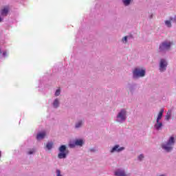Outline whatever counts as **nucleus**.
<instances>
[{
	"label": "nucleus",
	"mask_w": 176,
	"mask_h": 176,
	"mask_svg": "<svg viewBox=\"0 0 176 176\" xmlns=\"http://www.w3.org/2000/svg\"><path fill=\"white\" fill-rule=\"evenodd\" d=\"M175 144V138L171 136L166 144L162 145L163 149L166 150V152H170L173 151V145Z\"/></svg>",
	"instance_id": "obj_1"
},
{
	"label": "nucleus",
	"mask_w": 176,
	"mask_h": 176,
	"mask_svg": "<svg viewBox=\"0 0 176 176\" xmlns=\"http://www.w3.org/2000/svg\"><path fill=\"white\" fill-rule=\"evenodd\" d=\"M145 76V69L136 68L133 71V78H142Z\"/></svg>",
	"instance_id": "obj_2"
},
{
	"label": "nucleus",
	"mask_w": 176,
	"mask_h": 176,
	"mask_svg": "<svg viewBox=\"0 0 176 176\" xmlns=\"http://www.w3.org/2000/svg\"><path fill=\"white\" fill-rule=\"evenodd\" d=\"M173 45L171 42L165 41L162 43L160 46V52H164V50H168L170 46Z\"/></svg>",
	"instance_id": "obj_3"
},
{
	"label": "nucleus",
	"mask_w": 176,
	"mask_h": 176,
	"mask_svg": "<svg viewBox=\"0 0 176 176\" xmlns=\"http://www.w3.org/2000/svg\"><path fill=\"white\" fill-rule=\"evenodd\" d=\"M167 67V62L164 59H161L160 63V71L163 72V71H166V68Z\"/></svg>",
	"instance_id": "obj_4"
},
{
	"label": "nucleus",
	"mask_w": 176,
	"mask_h": 176,
	"mask_svg": "<svg viewBox=\"0 0 176 176\" xmlns=\"http://www.w3.org/2000/svg\"><path fill=\"white\" fill-rule=\"evenodd\" d=\"M75 145L77 146H82L83 145V140H76L74 144H70V148H74Z\"/></svg>",
	"instance_id": "obj_5"
},
{
	"label": "nucleus",
	"mask_w": 176,
	"mask_h": 176,
	"mask_svg": "<svg viewBox=\"0 0 176 176\" xmlns=\"http://www.w3.org/2000/svg\"><path fill=\"white\" fill-rule=\"evenodd\" d=\"M117 118H119L121 120H126V111L122 110L117 116Z\"/></svg>",
	"instance_id": "obj_6"
},
{
	"label": "nucleus",
	"mask_w": 176,
	"mask_h": 176,
	"mask_svg": "<svg viewBox=\"0 0 176 176\" xmlns=\"http://www.w3.org/2000/svg\"><path fill=\"white\" fill-rule=\"evenodd\" d=\"M45 137H46V132H41L37 134L36 140H43V138H45Z\"/></svg>",
	"instance_id": "obj_7"
},
{
	"label": "nucleus",
	"mask_w": 176,
	"mask_h": 176,
	"mask_svg": "<svg viewBox=\"0 0 176 176\" xmlns=\"http://www.w3.org/2000/svg\"><path fill=\"white\" fill-rule=\"evenodd\" d=\"M8 12H9V7H4L3 9L1 10V16H8Z\"/></svg>",
	"instance_id": "obj_8"
},
{
	"label": "nucleus",
	"mask_w": 176,
	"mask_h": 176,
	"mask_svg": "<svg viewBox=\"0 0 176 176\" xmlns=\"http://www.w3.org/2000/svg\"><path fill=\"white\" fill-rule=\"evenodd\" d=\"M124 149V147L119 148V145H116L111 150V152H120Z\"/></svg>",
	"instance_id": "obj_9"
},
{
	"label": "nucleus",
	"mask_w": 176,
	"mask_h": 176,
	"mask_svg": "<svg viewBox=\"0 0 176 176\" xmlns=\"http://www.w3.org/2000/svg\"><path fill=\"white\" fill-rule=\"evenodd\" d=\"M163 126V123L159 122V120H157V123L154 125L155 129H156V130H160V129H162V127Z\"/></svg>",
	"instance_id": "obj_10"
},
{
	"label": "nucleus",
	"mask_w": 176,
	"mask_h": 176,
	"mask_svg": "<svg viewBox=\"0 0 176 176\" xmlns=\"http://www.w3.org/2000/svg\"><path fill=\"white\" fill-rule=\"evenodd\" d=\"M58 159H65L67 157V152H60L58 154Z\"/></svg>",
	"instance_id": "obj_11"
},
{
	"label": "nucleus",
	"mask_w": 176,
	"mask_h": 176,
	"mask_svg": "<svg viewBox=\"0 0 176 176\" xmlns=\"http://www.w3.org/2000/svg\"><path fill=\"white\" fill-rule=\"evenodd\" d=\"M116 176H126V173L123 170H118L115 172Z\"/></svg>",
	"instance_id": "obj_12"
},
{
	"label": "nucleus",
	"mask_w": 176,
	"mask_h": 176,
	"mask_svg": "<svg viewBox=\"0 0 176 176\" xmlns=\"http://www.w3.org/2000/svg\"><path fill=\"white\" fill-rule=\"evenodd\" d=\"M164 112V109H162L160 110V111L158 113V116H157V120H160V119H162V116H163V113Z\"/></svg>",
	"instance_id": "obj_13"
},
{
	"label": "nucleus",
	"mask_w": 176,
	"mask_h": 176,
	"mask_svg": "<svg viewBox=\"0 0 176 176\" xmlns=\"http://www.w3.org/2000/svg\"><path fill=\"white\" fill-rule=\"evenodd\" d=\"M171 21H173V18H170L169 21H165V24L169 28L171 27Z\"/></svg>",
	"instance_id": "obj_14"
},
{
	"label": "nucleus",
	"mask_w": 176,
	"mask_h": 176,
	"mask_svg": "<svg viewBox=\"0 0 176 176\" xmlns=\"http://www.w3.org/2000/svg\"><path fill=\"white\" fill-rule=\"evenodd\" d=\"M67 151V146L65 145H62L59 148V152H66Z\"/></svg>",
	"instance_id": "obj_15"
},
{
	"label": "nucleus",
	"mask_w": 176,
	"mask_h": 176,
	"mask_svg": "<svg viewBox=\"0 0 176 176\" xmlns=\"http://www.w3.org/2000/svg\"><path fill=\"white\" fill-rule=\"evenodd\" d=\"M46 148L47 149H48L49 151H50V149H52V148H53V142H48L47 144H46Z\"/></svg>",
	"instance_id": "obj_16"
},
{
	"label": "nucleus",
	"mask_w": 176,
	"mask_h": 176,
	"mask_svg": "<svg viewBox=\"0 0 176 176\" xmlns=\"http://www.w3.org/2000/svg\"><path fill=\"white\" fill-rule=\"evenodd\" d=\"M58 104H59L58 99H56L54 101V103H53V105H54V108H58Z\"/></svg>",
	"instance_id": "obj_17"
},
{
	"label": "nucleus",
	"mask_w": 176,
	"mask_h": 176,
	"mask_svg": "<svg viewBox=\"0 0 176 176\" xmlns=\"http://www.w3.org/2000/svg\"><path fill=\"white\" fill-rule=\"evenodd\" d=\"M122 2L125 6H129V5H130V2H131V0H122Z\"/></svg>",
	"instance_id": "obj_18"
},
{
	"label": "nucleus",
	"mask_w": 176,
	"mask_h": 176,
	"mask_svg": "<svg viewBox=\"0 0 176 176\" xmlns=\"http://www.w3.org/2000/svg\"><path fill=\"white\" fill-rule=\"evenodd\" d=\"M170 118H171V111H170L169 113L168 112L166 113V120H170Z\"/></svg>",
	"instance_id": "obj_19"
},
{
	"label": "nucleus",
	"mask_w": 176,
	"mask_h": 176,
	"mask_svg": "<svg viewBox=\"0 0 176 176\" xmlns=\"http://www.w3.org/2000/svg\"><path fill=\"white\" fill-rule=\"evenodd\" d=\"M82 126V121H79L76 124V128L79 129Z\"/></svg>",
	"instance_id": "obj_20"
},
{
	"label": "nucleus",
	"mask_w": 176,
	"mask_h": 176,
	"mask_svg": "<svg viewBox=\"0 0 176 176\" xmlns=\"http://www.w3.org/2000/svg\"><path fill=\"white\" fill-rule=\"evenodd\" d=\"M35 152V149H31L28 151V155H32V153H34Z\"/></svg>",
	"instance_id": "obj_21"
},
{
	"label": "nucleus",
	"mask_w": 176,
	"mask_h": 176,
	"mask_svg": "<svg viewBox=\"0 0 176 176\" xmlns=\"http://www.w3.org/2000/svg\"><path fill=\"white\" fill-rule=\"evenodd\" d=\"M56 176H62L61 171H60L58 169L56 170Z\"/></svg>",
	"instance_id": "obj_22"
},
{
	"label": "nucleus",
	"mask_w": 176,
	"mask_h": 176,
	"mask_svg": "<svg viewBox=\"0 0 176 176\" xmlns=\"http://www.w3.org/2000/svg\"><path fill=\"white\" fill-rule=\"evenodd\" d=\"M55 96H60V89H57L55 92Z\"/></svg>",
	"instance_id": "obj_23"
},
{
	"label": "nucleus",
	"mask_w": 176,
	"mask_h": 176,
	"mask_svg": "<svg viewBox=\"0 0 176 176\" xmlns=\"http://www.w3.org/2000/svg\"><path fill=\"white\" fill-rule=\"evenodd\" d=\"M144 158V155L142 154H141L139 157L138 159L139 160H142Z\"/></svg>",
	"instance_id": "obj_24"
},
{
	"label": "nucleus",
	"mask_w": 176,
	"mask_h": 176,
	"mask_svg": "<svg viewBox=\"0 0 176 176\" xmlns=\"http://www.w3.org/2000/svg\"><path fill=\"white\" fill-rule=\"evenodd\" d=\"M123 41H125V42H127V36H124L123 38Z\"/></svg>",
	"instance_id": "obj_25"
},
{
	"label": "nucleus",
	"mask_w": 176,
	"mask_h": 176,
	"mask_svg": "<svg viewBox=\"0 0 176 176\" xmlns=\"http://www.w3.org/2000/svg\"><path fill=\"white\" fill-rule=\"evenodd\" d=\"M3 56H4V57L6 56V52H3Z\"/></svg>",
	"instance_id": "obj_26"
},
{
	"label": "nucleus",
	"mask_w": 176,
	"mask_h": 176,
	"mask_svg": "<svg viewBox=\"0 0 176 176\" xmlns=\"http://www.w3.org/2000/svg\"><path fill=\"white\" fill-rule=\"evenodd\" d=\"M1 21H2V18L0 17V23H1Z\"/></svg>",
	"instance_id": "obj_27"
}]
</instances>
